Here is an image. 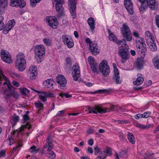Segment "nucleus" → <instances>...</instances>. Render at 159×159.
<instances>
[{"mask_svg": "<svg viewBox=\"0 0 159 159\" xmlns=\"http://www.w3.org/2000/svg\"><path fill=\"white\" fill-rule=\"evenodd\" d=\"M26 61L25 59L24 54L19 53L16 55V58L15 62V67L19 71L22 72L26 68Z\"/></svg>", "mask_w": 159, "mask_h": 159, "instance_id": "nucleus-1", "label": "nucleus"}, {"mask_svg": "<svg viewBox=\"0 0 159 159\" xmlns=\"http://www.w3.org/2000/svg\"><path fill=\"white\" fill-rule=\"evenodd\" d=\"M46 141L47 143L42 148V153H44V151L45 149L47 148L48 152L46 153V156L49 158L53 159L55 158L56 155L53 151H51L53 148L54 146L50 136H48L47 137Z\"/></svg>", "mask_w": 159, "mask_h": 159, "instance_id": "nucleus-2", "label": "nucleus"}, {"mask_svg": "<svg viewBox=\"0 0 159 159\" xmlns=\"http://www.w3.org/2000/svg\"><path fill=\"white\" fill-rule=\"evenodd\" d=\"M35 57L38 63L41 62L45 53V48L42 44L37 45L34 47V49Z\"/></svg>", "mask_w": 159, "mask_h": 159, "instance_id": "nucleus-3", "label": "nucleus"}, {"mask_svg": "<svg viewBox=\"0 0 159 159\" xmlns=\"http://www.w3.org/2000/svg\"><path fill=\"white\" fill-rule=\"evenodd\" d=\"M141 3V6L139 7V10L143 11L148 7H149L152 10H154L155 7V0H138Z\"/></svg>", "mask_w": 159, "mask_h": 159, "instance_id": "nucleus-4", "label": "nucleus"}, {"mask_svg": "<svg viewBox=\"0 0 159 159\" xmlns=\"http://www.w3.org/2000/svg\"><path fill=\"white\" fill-rule=\"evenodd\" d=\"M98 68L100 72L104 77H107L110 74V68L107 61L106 60H103L100 63Z\"/></svg>", "mask_w": 159, "mask_h": 159, "instance_id": "nucleus-5", "label": "nucleus"}, {"mask_svg": "<svg viewBox=\"0 0 159 159\" xmlns=\"http://www.w3.org/2000/svg\"><path fill=\"white\" fill-rule=\"evenodd\" d=\"M136 47L139 52L144 55L147 51L146 48L145 47L144 40L141 36L135 39Z\"/></svg>", "mask_w": 159, "mask_h": 159, "instance_id": "nucleus-6", "label": "nucleus"}, {"mask_svg": "<svg viewBox=\"0 0 159 159\" xmlns=\"http://www.w3.org/2000/svg\"><path fill=\"white\" fill-rule=\"evenodd\" d=\"M45 22L53 29L57 28L59 23L56 18L53 16H47L45 20Z\"/></svg>", "mask_w": 159, "mask_h": 159, "instance_id": "nucleus-7", "label": "nucleus"}, {"mask_svg": "<svg viewBox=\"0 0 159 159\" xmlns=\"http://www.w3.org/2000/svg\"><path fill=\"white\" fill-rule=\"evenodd\" d=\"M108 109L105 108H102L99 105H96L93 107H89L88 110L89 111V113H93L94 114H98V113L102 114L106 113Z\"/></svg>", "mask_w": 159, "mask_h": 159, "instance_id": "nucleus-8", "label": "nucleus"}, {"mask_svg": "<svg viewBox=\"0 0 159 159\" xmlns=\"http://www.w3.org/2000/svg\"><path fill=\"white\" fill-rule=\"evenodd\" d=\"M56 2L55 5V9L56 11L58 12L57 15L59 17L65 15L63 8L62 7V4L64 2L62 0H58Z\"/></svg>", "mask_w": 159, "mask_h": 159, "instance_id": "nucleus-9", "label": "nucleus"}, {"mask_svg": "<svg viewBox=\"0 0 159 159\" xmlns=\"http://www.w3.org/2000/svg\"><path fill=\"white\" fill-rule=\"evenodd\" d=\"M0 55L1 58L3 61L9 64L12 62L11 56L8 51L4 49H2Z\"/></svg>", "mask_w": 159, "mask_h": 159, "instance_id": "nucleus-10", "label": "nucleus"}, {"mask_svg": "<svg viewBox=\"0 0 159 159\" xmlns=\"http://www.w3.org/2000/svg\"><path fill=\"white\" fill-rule=\"evenodd\" d=\"M62 38L64 44L68 48H71L74 46V41L70 36L69 35H63Z\"/></svg>", "mask_w": 159, "mask_h": 159, "instance_id": "nucleus-11", "label": "nucleus"}, {"mask_svg": "<svg viewBox=\"0 0 159 159\" xmlns=\"http://www.w3.org/2000/svg\"><path fill=\"white\" fill-rule=\"evenodd\" d=\"M73 71L72 75L74 81H77L80 78V74L79 70V67L77 63L74 65L72 67Z\"/></svg>", "mask_w": 159, "mask_h": 159, "instance_id": "nucleus-12", "label": "nucleus"}, {"mask_svg": "<svg viewBox=\"0 0 159 159\" xmlns=\"http://www.w3.org/2000/svg\"><path fill=\"white\" fill-rule=\"evenodd\" d=\"M56 79L57 83L59 84V87L61 89H65L67 83L65 77L62 75H59L57 76Z\"/></svg>", "mask_w": 159, "mask_h": 159, "instance_id": "nucleus-13", "label": "nucleus"}, {"mask_svg": "<svg viewBox=\"0 0 159 159\" xmlns=\"http://www.w3.org/2000/svg\"><path fill=\"white\" fill-rule=\"evenodd\" d=\"M88 60L92 70L94 74H98V73L97 70L98 65L94 58L92 56H89L88 58Z\"/></svg>", "mask_w": 159, "mask_h": 159, "instance_id": "nucleus-14", "label": "nucleus"}, {"mask_svg": "<svg viewBox=\"0 0 159 159\" xmlns=\"http://www.w3.org/2000/svg\"><path fill=\"white\" fill-rule=\"evenodd\" d=\"M37 67L33 65L30 67L29 70L28 72L29 77L31 80L34 79L37 75Z\"/></svg>", "mask_w": 159, "mask_h": 159, "instance_id": "nucleus-15", "label": "nucleus"}, {"mask_svg": "<svg viewBox=\"0 0 159 159\" xmlns=\"http://www.w3.org/2000/svg\"><path fill=\"white\" fill-rule=\"evenodd\" d=\"M124 3L128 13L130 14H133L134 13L133 5L130 0H124Z\"/></svg>", "mask_w": 159, "mask_h": 159, "instance_id": "nucleus-16", "label": "nucleus"}, {"mask_svg": "<svg viewBox=\"0 0 159 159\" xmlns=\"http://www.w3.org/2000/svg\"><path fill=\"white\" fill-rule=\"evenodd\" d=\"M113 65L114 67V74L113 79L115 80L116 84H120L121 82V80L120 77L119 73L118 71V69L116 68V64L113 63Z\"/></svg>", "mask_w": 159, "mask_h": 159, "instance_id": "nucleus-17", "label": "nucleus"}, {"mask_svg": "<svg viewBox=\"0 0 159 159\" xmlns=\"http://www.w3.org/2000/svg\"><path fill=\"white\" fill-rule=\"evenodd\" d=\"M89 49L92 54L94 55H96L99 53L100 49L96 43H91L89 46Z\"/></svg>", "mask_w": 159, "mask_h": 159, "instance_id": "nucleus-18", "label": "nucleus"}, {"mask_svg": "<svg viewBox=\"0 0 159 159\" xmlns=\"http://www.w3.org/2000/svg\"><path fill=\"white\" fill-rule=\"evenodd\" d=\"M31 89L39 94V98L42 102H45L47 101L46 92L45 91H39L35 90L33 88Z\"/></svg>", "mask_w": 159, "mask_h": 159, "instance_id": "nucleus-19", "label": "nucleus"}, {"mask_svg": "<svg viewBox=\"0 0 159 159\" xmlns=\"http://www.w3.org/2000/svg\"><path fill=\"white\" fill-rule=\"evenodd\" d=\"M122 33L123 37L127 41H130L132 40V37L130 30H122Z\"/></svg>", "mask_w": 159, "mask_h": 159, "instance_id": "nucleus-20", "label": "nucleus"}, {"mask_svg": "<svg viewBox=\"0 0 159 159\" xmlns=\"http://www.w3.org/2000/svg\"><path fill=\"white\" fill-rule=\"evenodd\" d=\"M43 84L45 88H49L52 87H53V85L55 84V82L53 79H48L43 82Z\"/></svg>", "mask_w": 159, "mask_h": 159, "instance_id": "nucleus-21", "label": "nucleus"}, {"mask_svg": "<svg viewBox=\"0 0 159 159\" xmlns=\"http://www.w3.org/2000/svg\"><path fill=\"white\" fill-rule=\"evenodd\" d=\"M7 0H0V14L4 11L5 8L7 6Z\"/></svg>", "mask_w": 159, "mask_h": 159, "instance_id": "nucleus-22", "label": "nucleus"}, {"mask_svg": "<svg viewBox=\"0 0 159 159\" xmlns=\"http://www.w3.org/2000/svg\"><path fill=\"white\" fill-rule=\"evenodd\" d=\"M145 35L147 43L155 40L154 37L152 34L149 30H147L146 32Z\"/></svg>", "mask_w": 159, "mask_h": 159, "instance_id": "nucleus-23", "label": "nucleus"}, {"mask_svg": "<svg viewBox=\"0 0 159 159\" xmlns=\"http://www.w3.org/2000/svg\"><path fill=\"white\" fill-rule=\"evenodd\" d=\"M144 61L143 58H139L136 61V66L138 69L141 68L143 66Z\"/></svg>", "mask_w": 159, "mask_h": 159, "instance_id": "nucleus-24", "label": "nucleus"}, {"mask_svg": "<svg viewBox=\"0 0 159 159\" xmlns=\"http://www.w3.org/2000/svg\"><path fill=\"white\" fill-rule=\"evenodd\" d=\"M15 24V22L14 20H9L5 26L6 30H10L14 26Z\"/></svg>", "mask_w": 159, "mask_h": 159, "instance_id": "nucleus-25", "label": "nucleus"}, {"mask_svg": "<svg viewBox=\"0 0 159 159\" xmlns=\"http://www.w3.org/2000/svg\"><path fill=\"white\" fill-rule=\"evenodd\" d=\"M150 49L152 51H157V48L155 43V40L147 43Z\"/></svg>", "mask_w": 159, "mask_h": 159, "instance_id": "nucleus-26", "label": "nucleus"}, {"mask_svg": "<svg viewBox=\"0 0 159 159\" xmlns=\"http://www.w3.org/2000/svg\"><path fill=\"white\" fill-rule=\"evenodd\" d=\"M116 159H119V156L122 158L126 157L127 156V151H122L120 152L119 154L116 153Z\"/></svg>", "mask_w": 159, "mask_h": 159, "instance_id": "nucleus-27", "label": "nucleus"}, {"mask_svg": "<svg viewBox=\"0 0 159 159\" xmlns=\"http://www.w3.org/2000/svg\"><path fill=\"white\" fill-rule=\"evenodd\" d=\"M88 23L91 29H94L95 28V22L93 18L89 17L88 20Z\"/></svg>", "mask_w": 159, "mask_h": 159, "instance_id": "nucleus-28", "label": "nucleus"}, {"mask_svg": "<svg viewBox=\"0 0 159 159\" xmlns=\"http://www.w3.org/2000/svg\"><path fill=\"white\" fill-rule=\"evenodd\" d=\"M109 34V38L110 40L116 42L117 41V38L116 35L111 30H108Z\"/></svg>", "mask_w": 159, "mask_h": 159, "instance_id": "nucleus-29", "label": "nucleus"}, {"mask_svg": "<svg viewBox=\"0 0 159 159\" xmlns=\"http://www.w3.org/2000/svg\"><path fill=\"white\" fill-rule=\"evenodd\" d=\"M127 138L129 141L133 144L135 143L134 138L132 134L129 133L127 134Z\"/></svg>", "mask_w": 159, "mask_h": 159, "instance_id": "nucleus-30", "label": "nucleus"}, {"mask_svg": "<svg viewBox=\"0 0 159 159\" xmlns=\"http://www.w3.org/2000/svg\"><path fill=\"white\" fill-rule=\"evenodd\" d=\"M19 116H14L11 120V122L12 124V126L14 127L16 125V123L19 120Z\"/></svg>", "mask_w": 159, "mask_h": 159, "instance_id": "nucleus-31", "label": "nucleus"}, {"mask_svg": "<svg viewBox=\"0 0 159 159\" xmlns=\"http://www.w3.org/2000/svg\"><path fill=\"white\" fill-rule=\"evenodd\" d=\"M76 0H68V5L69 7H76Z\"/></svg>", "mask_w": 159, "mask_h": 159, "instance_id": "nucleus-32", "label": "nucleus"}, {"mask_svg": "<svg viewBox=\"0 0 159 159\" xmlns=\"http://www.w3.org/2000/svg\"><path fill=\"white\" fill-rule=\"evenodd\" d=\"M143 81V78H137L136 80L133 82V84L134 85H139L141 84Z\"/></svg>", "mask_w": 159, "mask_h": 159, "instance_id": "nucleus-33", "label": "nucleus"}, {"mask_svg": "<svg viewBox=\"0 0 159 159\" xmlns=\"http://www.w3.org/2000/svg\"><path fill=\"white\" fill-rule=\"evenodd\" d=\"M7 97H9L11 95L13 96L15 98H17L18 97L19 95L18 93L16 91H12V92L10 91L7 94H6Z\"/></svg>", "mask_w": 159, "mask_h": 159, "instance_id": "nucleus-34", "label": "nucleus"}, {"mask_svg": "<svg viewBox=\"0 0 159 159\" xmlns=\"http://www.w3.org/2000/svg\"><path fill=\"white\" fill-rule=\"evenodd\" d=\"M76 7H69L70 14L73 19H75L76 17L75 9Z\"/></svg>", "mask_w": 159, "mask_h": 159, "instance_id": "nucleus-35", "label": "nucleus"}, {"mask_svg": "<svg viewBox=\"0 0 159 159\" xmlns=\"http://www.w3.org/2000/svg\"><path fill=\"white\" fill-rule=\"evenodd\" d=\"M120 55L123 59L126 60L129 59V54L123 50H122L121 52L120 53Z\"/></svg>", "mask_w": 159, "mask_h": 159, "instance_id": "nucleus-36", "label": "nucleus"}, {"mask_svg": "<svg viewBox=\"0 0 159 159\" xmlns=\"http://www.w3.org/2000/svg\"><path fill=\"white\" fill-rule=\"evenodd\" d=\"M19 0H11L10 6L12 7H18V4L19 2Z\"/></svg>", "mask_w": 159, "mask_h": 159, "instance_id": "nucleus-37", "label": "nucleus"}, {"mask_svg": "<svg viewBox=\"0 0 159 159\" xmlns=\"http://www.w3.org/2000/svg\"><path fill=\"white\" fill-rule=\"evenodd\" d=\"M35 107L38 108L42 109L43 108V105L40 101H38L37 102L34 103Z\"/></svg>", "mask_w": 159, "mask_h": 159, "instance_id": "nucleus-38", "label": "nucleus"}, {"mask_svg": "<svg viewBox=\"0 0 159 159\" xmlns=\"http://www.w3.org/2000/svg\"><path fill=\"white\" fill-rule=\"evenodd\" d=\"M43 41L47 46H50L52 44V40L50 39L44 38L43 39Z\"/></svg>", "mask_w": 159, "mask_h": 159, "instance_id": "nucleus-39", "label": "nucleus"}, {"mask_svg": "<svg viewBox=\"0 0 159 159\" xmlns=\"http://www.w3.org/2000/svg\"><path fill=\"white\" fill-rule=\"evenodd\" d=\"M105 153L103 151H101L99 155L97 157V159H105L106 157Z\"/></svg>", "mask_w": 159, "mask_h": 159, "instance_id": "nucleus-40", "label": "nucleus"}, {"mask_svg": "<svg viewBox=\"0 0 159 159\" xmlns=\"http://www.w3.org/2000/svg\"><path fill=\"white\" fill-rule=\"evenodd\" d=\"M29 151L31 153H35L38 152L39 151V150L35 146H33L30 148Z\"/></svg>", "mask_w": 159, "mask_h": 159, "instance_id": "nucleus-41", "label": "nucleus"}, {"mask_svg": "<svg viewBox=\"0 0 159 159\" xmlns=\"http://www.w3.org/2000/svg\"><path fill=\"white\" fill-rule=\"evenodd\" d=\"M41 0H30L31 5L33 7H35L36 5L39 3Z\"/></svg>", "mask_w": 159, "mask_h": 159, "instance_id": "nucleus-42", "label": "nucleus"}, {"mask_svg": "<svg viewBox=\"0 0 159 159\" xmlns=\"http://www.w3.org/2000/svg\"><path fill=\"white\" fill-rule=\"evenodd\" d=\"M19 2L18 3V7H19L20 8H23L26 5V3L24 0H19Z\"/></svg>", "mask_w": 159, "mask_h": 159, "instance_id": "nucleus-43", "label": "nucleus"}, {"mask_svg": "<svg viewBox=\"0 0 159 159\" xmlns=\"http://www.w3.org/2000/svg\"><path fill=\"white\" fill-rule=\"evenodd\" d=\"M19 2L18 3V7H19L20 8H23L26 5V3L24 0H19Z\"/></svg>", "mask_w": 159, "mask_h": 159, "instance_id": "nucleus-44", "label": "nucleus"}, {"mask_svg": "<svg viewBox=\"0 0 159 159\" xmlns=\"http://www.w3.org/2000/svg\"><path fill=\"white\" fill-rule=\"evenodd\" d=\"M153 63L154 66L157 69H159V59H154Z\"/></svg>", "mask_w": 159, "mask_h": 159, "instance_id": "nucleus-45", "label": "nucleus"}, {"mask_svg": "<svg viewBox=\"0 0 159 159\" xmlns=\"http://www.w3.org/2000/svg\"><path fill=\"white\" fill-rule=\"evenodd\" d=\"M31 127V125H29L28 124H26V125H24L22 126L20 128L19 130L20 131H24L25 129L27 128L29 129Z\"/></svg>", "mask_w": 159, "mask_h": 159, "instance_id": "nucleus-46", "label": "nucleus"}, {"mask_svg": "<svg viewBox=\"0 0 159 159\" xmlns=\"http://www.w3.org/2000/svg\"><path fill=\"white\" fill-rule=\"evenodd\" d=\"M21 93L23 95H26L27 93H30V90L27 89L26 88H21L20 89Z\"/></svg>", "mask_w": 159, "mask_h": 159, "instance_id": "nucleus-47", "label": "nucleus"}, {"mask_svg": "<svg viewBox=\"0 0 159 159\" xmlns=\"http://www.w3.org/2000/svg\"><path fill=\"white\" fill-rule=\"evenodd\" d=\"M29 112L28 111H26L25 114L23 116V120L24 122H25L29 120L30 117L28 116Z\"/></svg>", "mask_w": 159, "mask_h": 159, "instance_id": "nucleus-48", "label": "nucleus"}, {"mask_svg": "<svg viewBox=\"0 0 159 159\" xmlns=\"http://www.w3.org/2000/svg\"><path fill=\"white\" fill-rule=\"evenodd\" d=\"M133 35L135 38V39L141 37L140 34L137 30H134L133 32Z\"/></svg>", "mask_w": 159, "mask_h": 159, "instance_id": "nucleus-49", "label": "nucleus"}, {"mask_svg": "<svg viewBox=\"0 0 159 159\" xmlns=\"http://www.w3.org/2000/svg\"><path fill=\"white\" fill-rule=\"evenodd\" d=\"M109 109L111 111H119V110H120L121 108H118V109L117 108L116 106L112 105L110 107Z\"/></svg>", "mask_w": 159, "mask_h": 159, "instance_id": "nucleus-50", "label": "nucleus"}, {"mask_svg": "<svg viewBox=\"0 0 159 159\" xmlns=\"http://www.w3.org/2000/svg\"><path fill=\"white\" fill-rule=\"evenodd\" d=\"M59 95L61 97H63L64 96H65L66 98H70L71 97V95L70 94H68V93H60Z\"/></svg>", "mask_w": 159, "mask_h": 159, "instance_id": "nucleus-51", "label": "nucleus"}, {"mask_svg": "<svg viewBox=\"0 0 159 159\" xmlns=\"http://www.w3.org/2000/svg\"><path fill=\"white\" fill-rule=\"evenodd\" d=\"M116 121L119 124H130V122L128 120H118Z\"/></svg>", "mask_w": 159, "mask_h": 159, "instance_id": "nucleus-52", "label": "nucleus"}, {"mask_svg": "<svg viewBox=\"0 0 159 159\" xmlns=\"http://www.w3.org/2000/svg\"><path fill=\"white\" fill-rule=\"evenodd\" d=\"M142 114L143 115V118H147L150 116L151 113L149 111H146Z\"/></svg>", "mask_w": 159, "mask_h": 159, "instance_id": "nucleus-53", "label": "nucleus"}, {"mask_svg": "<svg viewBox=\"0 0 159 159\" xmlns=\"http://www.w3.org/2000/svg\"><path fill=\"white\" fill-rule=\"evenodd\" d=\"M11 76L13 78H20V75L16 73L15 72H12L10 74Z\"/></svg>", "mask_w": 159, "mask_h": 159, "instance_id": "nucleus-54", "label": "nucleus"}, {"mask_svg": "<svg viewBox=\"0 0 159 159\" xmlns=\"http://www.w3.org/2000/svg\"><path fill=\"white\" fill-rule=\"evenodd\" d=\"M66 65L67 66L70 67L71 65V61L70 58L68 57L66 60Z\"/></svg>", "mask_w": 159, "mask_h": 159, "instance_id": "nucleus-55", "label": "nucleus"}, {"mask_svg": "<svg viewBox=\"0 0 159 159\" xmlns=\"http://www.w3.org/2000/svg\"><path fill=\"white\" fill-rule=\"evenodd\" d=\"M134 125L136 127L142 129H144V125L140 124L139 123H135L134 124Z\"/></svg>", "mask_w": 159, "mask_h": 159, "instance_id": "nucleus-56", "label": "nucleus"}, {"mask_svg": "<svg viewBox=\"0 0 159 159\" xmlns=\"http://www.w3.org/2000/svg\"><path fill=\"white\" fill-rule=\"evenodd\" d=\"M94 153L95 155H97L98 153H100V152H101L100 148L97 146L94 148Z\"/></svg>", "mask_w": 159, "mask_h": 159, "instance_id": "nucleus-57", "label": "nucleus"}, {"mask_svg": "<svg viewBox=\"0 0 159 159\" xmlns=\"http://www.w3.org/2000/svg\"><path fill=\"white\" fill-rule=\"evenodd\" d=\"M155 20L157 26L159 27V15H157L155 16Z\"/></svg>", "mask_w": 159, "mask_h": 159, "instance_id": "nucleus-58", "label": "nucleus"}, {"mask_svg": "<svg viewBox=\"0 0 159 159\" xmlns=\"http://www.w3.org/2000/svg\"><path fill=\"white\" fill-rule=\"evenodd\" d=\"M116 42L117 44L120 46L121 45V44L122 43V42L124 43L125 42V40L124 39H122L121 40H120L118 41H117Z\"/></svg>", "mask_w": 159, "mask_h": 159, "instance_id": "nucleus-59", "label": "nucleus"}, {"mask_svg": "<svg viewBox=\"0 0 159 159\" xmlns=\"http://www.w3.org/2000/svg\"><path fill=\"white\" fill-rule=\"evenodd\" d=\"M0 74L3 77V79L7 81L8 80V78L3 74V72L1 69H0Z\"/></svg>", "mask_w": 159, "mask_h": 159, "instance_id": "nucleus-60", "label": "nucleus"}, {"mask_svg": "<svg viewBox=\"0 0 159 159\" xmlns=\"http://www.w3.org/2000/svg\"><path fill=\"white\" fill-rule=\"evenodd\" d=\"M103 152L105 153L106 156L107 155H110L111 153V150L109 148L107 149L105 151H103Z\"/></svg>", "mask_w": 159, "mask_h": 159, "instance_id": "nucleus-61", "label": "nucleus"}, {"mask_svg": "<svg viewBox=\"0 0 159 159\" xmlns=\"http://www.w3.org/2000/svg\"><path fill=\"white\" fill-rule=\"evenodd\" d=\"M46 95L47 98L53 97H54V94L53 93L50 92H46Z\"/></svg>", "mask_w": 159, "mask_h": 159, "instance_id": "nucleus-62", "label": "nucleus"}, {"mask_svg": "<svg viewBox=\"0 0 159 159\" xmlns=\"http://www.w3.org/2000/svg\"><path fill=\"white\" fill-rule=\"evenodd\" d=\"M128 26L125 24H123L122 27H121V30H128L129 29Z\"/></svg>", "mask_w": 159, "mask_h": 159, "instance_id": "nucleus-63", "label": "nucleus"}, {"mask_svg": "<svg viewBox=\"0 0 159 159\" xmlns=\"http://www.w3.org/2000/svg\"><path fill=\"white\" fill-rule=\"evenodd\" d=\"M134 117L137 119H139L140 118H143V115L141 114H138L136 115Z\"/></svg>", "mask_w": 159, "mask_h": 159, "instance_id": "nucleus-64", "label": "nucleus"}]
</instances>
